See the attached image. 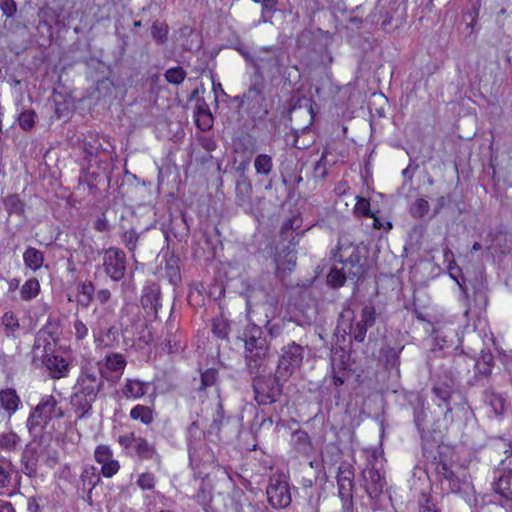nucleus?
<instances>
[{
  "label": "nucleus",
  "mask_w": 512,
  "mask_h": 512,
  "mask_svg": "<svg viewBox=\"0 0 512 512\" xmlns=\"http://www.w3.org/2000/svg\"><path fill=\"white\" fill-rule=\"evenodd\" d=\"M103 373L102 370L91 364L81 368L73 387V394L70 397V403L77 414V418L81 419L90 415L92 404L104 388V377H108Z\"/></svg>",
  "instance_id": "obj_1"
},
{
  "label": "nucleus",
  "mask_w": 512,
  "mask_h": 512,
  "mask_svg": "<svg viewBox=\"0 0 512 512\" xmlns=\"http://www.w3.org/2000/svg\"><path fill=\"white\" fill-rule=\"evenodd\" d=\"M288 62L289 55L284 48L277 45L262 46L255 50L249 79L273 83L285 73Z\"/></svg>",
  "instance_id": "obj_2"
},
{
  "label": "nucleus",
  "mask_w": 512,
  "mask_h": 512,
  "mask_svg": "<svg viewBox=\"0 0 512 512\" xmlns=\"http://www.w3.org/2000/svg\"><path fill=\"white\" fill-rule=\"evenodd\" d=\"M237 338L244 343L243 356L247 372L266 370L270 359V341L263 328L255 323H248Z\"/></svg>",
  "instance_id": "obj_3"
},
{
  "label": "nucleus",
  "mask_w": 512,
  "mask_h": 512,
  "mask_svg": "<svg viewBox=\"0 0 512 512\" xmlns=\"http://www.w3.org/2000/svg\"><path fill=\"white\" fill-rule=\"evenodd\" d=\"M368 254L369 251L365 246L339 241L336 248L331 251V260L341 264L349 279L358 284L367 278L370 271Z\"/></svg>",
  "instance_id": "obj_4"
},
{
  "label": "nucleus",
  "mask_w": 512,
  "mask_h": 512,
  "mask_svg": "<svg viewBox=\"0 0 512 512\" xmlns=\"http://www.w3.org/2000/svg\"><path fill=\"white\" fill-rule=\"evenodd\" d=\"M409 406L413 413V422L420 434L421 446L423 455L431 454L434 448L439 446V441L436 439V429H429V424L432 420L431 412L425 406V399L419 393H411L408 398Z\"/></svg>",
  "instance_id": "obj_5"
},
{
  "label": "nucleus",
  "mask_w": 512,
  "mask_h": 512,
  "mask_svg": "<svg viewBox=\"0 0 512 512\" xmlns=\"http://www.w3.org/2000/svg\"><path fill=\"white\" fill-rule=\"evenodd\" d=\"M261 372L248 373L251 375V386L254 400L259 406L271 405L279 401L283 395V384L288 378H283L275 370L274 373Z\"/></svg>",
  "instance_id": "obj_6"
},
{
  "label": "nucleus",
  "mask_w": 512,
  "mask_h": 512,
  "mask_svg": "<svg viewBox=\"0 0 512 512\" xmlns=\"http://www.w3.org/2000/svg\"><path fill=\"white\" fill-rule=\"evenodd\" d=\"M376 318V308L370 303L363 305L360 320L356 322H354V311L350 307H346L339 315L338 328L342 327V331L349 334L354 341L363 343L368 329L376 324Z\"/></svg>",
  "instance_id": "obj_7"
},
{
  "label": "nucleus",
  "mask_w": 512,
  "mask_h": 512,
  "mask_svg": "<svg viewBox=\"0 0 512 512\" xmlns=\"http://www.w3.org/2000/svg\"><path fill=\"white\" fill-rule=\"evenodd\" d=\"M431 391L439 401L437 404L438 413L443 416L446 423L453 421L454 410H464L467 405L465 396L458 391L453 378L435 383Z\"/></svg>",
  "instance_id": "obj_8"
},
{
  "label": "nucleus",
  "mask_w": 512,
  "mask_h": 512,
  "mask_svg": "<svg viewBox=\"0 0 512 512\" xmlns=\"http://www.w3.org/2000/svg\"><path fill=\"white\" fill-rule=\"evenodd\" d=\"M266 85L267 83L249 79L248 89L241 95V107L254 122L264 120L270 112L265 94Z\"/></svg>",
  "instance_id": "obj_9"
},
{
  "label": "nucleus",
  "mask_w": 512,
  "mask_h": 512,
  "mask_svg": "<svg viewBox=\"0 0 512 512\" xmlns=\"http://www.w3.org/2000/svg\"><path fill=\"white\" fill-rule=\"evenodd\" d=\"M64 412L58 407V402L53 395L41 399L39 404L34 407L27 419L26 427L33 437H38L43 429L53 418H62Z\"/></svg>",
  "instance_id": "obj_10"
},
{
  "label": "nucleus",
  "mask_w": 512,
  "mask_h": 512,
  "mask_svg": "<svg viewBox=\"0 0 512 512\" xmlns=\"http://www.w3.org/2000/svg\"><path fill=\"white\" fill-rule=\"evenodd\" d=\"M305 347L289 340L278 352L276 371L283 378H290L302 365Z\"/></svg>",
  "instance_id": "obj_11"
},
{
  "label": "nucleus",
  "mask_w": 512,
  "mask_h": 512,
  "mask_svg": "<svg viewBox=\"0 0 512 512\" xmlns=\"http://www.w3.org/2000/svg\"><path fill=\"white\" fill-rule=\"evenodd\" d=\"M437 479L440 481L444 493H467L470 483L467 481L466 472L457 467L453 470L446 462L440 461L435 468Z\"/></svg>",
  "instance_id": "obj_12"
},
{
  "label": "nucleus",
  "mask_w": 512,
  "mask_h": 512,
  "mask_svg": "<svg viewBox=\"0 0 512 512\" xmlns=\"http://www.w3.org/2000/svg\"><path fill=\"white\" fill-rule=\"evenodd\" d=\"M266 495L269 505L274 509H285L291 504L290 485L283 472H276L269 477Z\"/></svg>",
  "instance_id": "obj_13"
},
{
  "label": "nucleus",
  "mask_w": 512,
  "mask_h": 512,
  "mask_svg": "<svg viewBox=\"0 0 512 512\" xmlns=\"http://www.w3.org/2000/svg\"><path fill=\"white\" fill-rule=\"evenodd\" d=\"M115 147L108 137H96L90 141H85L82 145V161L81 163L96 164L100 167L112 159L115 154Z\"/></svg>",
  "instance_id": "obj_14"
},
{
  "label": "nucleus",
  "mask_w": 512,
  "mask_h": 512,
  "mask_svg": "<svg viewBox=\"0 0 512 512\" xmlns=\"http://www.w3.org/2000/svg\"><path fill=\"white\" fill-rule=\"evenodd\" d=\"M330 370V394L335 400V404L339 405L343 395V385L351 378L352 370L348 364V358L342 351L341 355L331 358Z\"/></svg>",
  "instance_id": "obj_15"
},
{
  "label": "nucleus",
  "mask_w": 512,
  "mask_h": 512,
  "mask_svg": "<svg viewBox=\"0 0 512 512\" xmlns=\"http://www.w3.org/2000/svg\"><path fill=\"white\" fill-rule=\"evenodd\" d=\"M94 164L81 163V172L78 178L79 185H87L89 194L97 196L101 189L107 191L110 188V173L106 167L97 165L96 170H91Z\"/></svg>",
  "instance_id": "obj_16"
},
{
  "label": "nucleus",
  "mask_w": 512,
  "mask_h": 512,
  "mask_svg": "<svg viewBox=\"0 0 512 512\" xmlns=\"http://www.w3.org/2000/svg\"><path fill=\"white\" fill-rule=\"evenodd\" d=\"M474 367V375L467 381V385L484 387L488 383L492 368L494 366V357L491 352L480 350V355L477 357V351L473 350L471 354V363Z\"/></svg>",
  "instance_id": "obj_17"
},
{
  "label": "nucleus",
  "mask_w": 512,
  "mask_h": 512,
  "mask_svg": "<svg viewBox=\"0 0 512 512\" xmlns=\"http://www.w3.org/2000/svg\"><path fill=\"white\" fill-rule=\"evenodd\" d=\"M405 348V344L399 338L391 341L386 340L379 351V359L385 370L389 373L400 375V355Z\"/></svg>",
  "instance_id": "obj_18"
},
{
  "label": "nucleus",
  "mask_w": 512,
  "mask_h": 512,
  "mask_svg": "<svg viewBox=\"0 0 512 512\" xmlns=\"http://www.w3.org/2000/svg\"><path fill=\"white\" fill-rule=\"evenodd\" d=\"M103 267L106 275L113 281H120L126 272V255L124 251L116 247L106 249Z\"/></svg>",
  "instance_id": "obj_19"
},
{
  "label": "nucleus",
  "mask_w": 512,
  "mask_h": 512,
  "mask_svg": "<svg viewBox=\"0 0 512 512\" xmlns=\"http://www.w3.org/2000/svg\"><path fill=\"white\" fill-rule=\"evenodd\" d=\"M354 468L351 464L343 462L338 467L337 485L342 501L352 503L354 488Z\"/></svg>",
  "instance_id": "obj_20"
},
{
  "label": "nucleus",
  "mask_w": 512,
  "mask_h": 512,
  "mask_svg": "<svg viewBox=\"0 0 512 512\" xmlns=\"http://www.w3.org/2000/svg\"><path fill=\"white\" fill-rule=\"evenodd\" d=\"M276 264V274L280 281L284 284L285 276L291 273L297 264L296 251L292 247V243L284 246L274 258Z\"/></svg>",
  "instance_id": "obj_21"
},
{
  "label": "nucleus",
  "mask_w": 512,
  "mask_h": 512,
  "mask_svg": "<svg viewBox=\"0 0 512 512\" xmlns=\"http://www.w3.org/2000/svg\"><path fill=\"white\" fill-rule=\"evenodd\" d=\"M470 352H467V347L464 345L462 341L455 349V353L453 355V364L451 366V377L454 380L469 371L472 366L471 363V354L472 349H469Z\"/></svg>",
  "instance_id": "obj_22"
},
{
  "label": "nucleus",
  "mask_w": 512,
  "mask_h": 512,
  "mask_svg": "<svg viewBox=\"0 0 512 512\" xmlns=\"http://www.w3.org/2000/svg\"><path fill=\"white\" fill-rule=\"evenodd\" d=\"M126 362L122 355L120 354H112L108 355L105 358L104 362H97L94 366H96L99 370H102L104 375L108 377H104V381L115 382L119 378L122 370L125 368Z\"/></svg>",
  "instance_id": "obj_23"
},
{
  "label": "nucleus",
  "mask_w": 512,
  "mask_h": 512,
  "mask_svg": "<svg viewBox=\"0 0 512 512\" xmlns=\"http://www.w3.org/2000/svg\"><path fill=\"white\" fill-rule=\"evenodd\" d=\"M363 478L365 481V490L372 500H378L383 493L386 486L385 478L375 468H370L363 471Z\"/></svg>",
  "instance_id": "obj_24"
},
{
  "label": "nucleus",
  "mask_w": 512,
  "mask_h": 512,
  "mask_svg": "<svg viewBox=\"0 0 512 512\" xmlns=\"http://www.w3.org/2000/svg\"><path fill=\"white\" fill-rule=\"evenodd\" d=\"M44 350L46 354L43 362L51 376L56 379L66 376L69 370L68 362L63 357L48 353V351H52L50 342L45 344Z\"/></svg>",
  "instance_id": "obj_25"
},
{
  "label": "nucleus",
  "mask_w": 512,
  "mask_h": 512,
  "mask_svg": "<svg viewBox=\"0 0 512 512\" xmlns=\"http://www.w3.org/2000/svg\"><path fill=\"white\" fill-rule=\"evenodd\" d=\"M36 438L33 437V440L26 444L21 456L22 471L28 477L37 475L39 453L38 447L35 445Z\"/></svg>",
  "instance_id": "obj_26"
},
{
  "label": "nucleus",
  "mask_w": 512,
  "mask_h": 512,
  "mask_svg": "<svg viewBox=\"0 0 512 512\" xmlns=\"http://www.w3.org/2000/svg\"><path fill=\"white\" fill-rule=\"evenodd\" d=\"M253 187L250 179H237L235 183V202L237 206L248 212L253 209Z\"/></svg>",
  "instance_id": "obj_27"
},
{
  "label": "nucleus",
  "mask_w": 512,
  "mask_h": 512,
  "mask_svg": "<svg viewBox=\"0 0 512 512\" xmlns=\"http://www.w3.org/2000/svg\"><path fill=\"white\" fill-rule=\"evenodd\" d=\"M210 326L211 332L217 340L226 344L230 342L231 321L227 317L220 314L212 318Z\"/></svg>",
  "instance_id": "obj_28"
},
{
  "label": "nucleus",
  "mask_w": 512,
  "mask_h": 512,
  "mask_svg": "<svg viewBox=\"0 0 512 512\" xmlns=\"http://www.w3.org/2000/svg\"><path fill=\"white\" fill-rule=\"evenodd\" d=\"M194 116L195 123L200 130L207 131L212 128L213 116L204 98L198 99Z\"/></svg>",
  "instance_id": "obj_29"
},
{
  "label": "nucleus",
  "mask_w": 512,
  "mask_h": 512,
  "mask_svg": "<svg viewBox=\"0 0 512 512\" xmlns=\"http://www.w3.org/2000/svg\"><path fill=\"white\" fill-rule=\"evenodd\" d=\"M484 401L492 408L496 416L503 415L508 407L506 396L501 393H496L491 388L484 391Z\"/></svg>",
  "instance_id": "obj_30"
},
{
  "label": "nucleus",
  "mask_w": 512,
  "mask_h": 512,
  "mask_svg": "<svg viewBox=\"0 0 512 512\" xmlns=\"http://www.w3.org/2000/svg\"><path fill=\"white\" fill-rule=\"evenodd\" d=\"M262 328L267 332L270 341L279 337L290 340L289 331L291 328V321L286 322L284 320H279L273 322L268 320Z\"/></svg>",
  "instance_id": "obj_31"
},
{
  "label": "nucleus",
  "mask_w": 512,
  "mask_h": 512,
  "mask_svg": "<svg viewBox=\"0 0 512 512\" xmlns=\"http://www.w3.org/2000/svg\"><path fill=\"white\" fill-rule=\"evenodd\" d=\"M494 490L506 500L512 501V469H503L494 482Z\"/></svg>",
  "instance_id": "obj_32"
},
{
  "label": "nucleus",
  "mask_w": 512,
  "mask_h": 512,
  "mask_svg": "<svg viewBox=\"0 0 512 512\" xmlns=\"http://www.w3.org/2000/svg\"><path fill=\"white\" fill-rule=\"evenodd\" d=\"M165 258V275L169 282L173 285H177L181 282V274L179 268L180 258L173 252H166Z\"/></svg>",
  "instance_id": "obj_33"
},
{
  "label": "nucleus",
  "mask_w": 512,
  "mask_h": 512,
  "mask_svg": "<svg viewBox=\"0 0 512 512\" xmlns=\"http://www.w3.org/2000/svg\"><path fill=\"white\" fill-rule=\"evenodd\" d=\"M291 443L300 455L308 456L313 450L311 439L305 430L298 429L292 433Z\"/></svg>",
  "instance_id": "obj_34"
},
{
  "label": "nucleus",
  "mask_w": 512,
  "mask_h": 512,
  "mask_svg": "<svg viewBox=\"0 0 512 512\" xmlns=\"http://www.w3.org/2000/svg\"><path fill=\"white\" fill-rule=\"evenodd\" d=\"M133 452L141 460L155 459L160 463V455L157 453L154 445L150 444L145 438L138 437L136 444L133 446Z\"/></svg>",
  "instance_id": "obj_35"
},
{
  "label": "nucleus",
  "mask_w": 512,
  "mask_h": 512,
  "mask_svg": "<svg viewBox=\"0 0 512 512\" xmlns=\"http://www.w3.org/2000/svg\"><path fill=\"white\" fill-rule=\"evenodd\" d=\"M166 336L163 343V349L169 354L178 353L183 350L181 345L180 335H178V328L171 322L166 323Z\"/></svg>",
  "instance_id": "obj_36"
},
{
  "label": "nucleus",
  "mask_w": 512,
  "mask_h": 512,
  "mask_svg": "<svg viewBox=\"0 0 512 512\" xmlns=\"http://www.w3.org/2000/svg\"><path fill=\"white\" fill-rule=\"evenodd\" d=\"M0 403L1 406L8 412L9 417L14 414L21 404V400L17 395V392L13 388H7L0 391Z\"/></svg>",
  "instance_id": "obj_37"
},
{
  "label": "nucleus",
  "mask_w": 512,
  "mask_h": 512,
  "mask_svg": "<svg viewBox=\"0 0 512 512\" xmlns=\"http://www.w3.org/2000/svg\"><path fill=\"white\" fill-rule=\"evenodd\" d=\"M23 261L27 268L37 271L44 263V253L30 246L23 253Z\"/></svg>",
  "instance_id": "obj_38"
},
{
  "label": "nucleus",
  "mask_w": 512,
  "mask_h": 512,
  "mask_svg": "<svg viewBox=\"0 0 512 512\" xmlns=\"http://www.w3.org/2000/svg\"><path fill=\"white\" fill-rule=\"evenodd\" d=\"M148 386L149 383L137 379H128L122 388V393L127 398H140L147 393Z\"/></svg>",
  "instance_id": "obj_39"
},
{
  "label": "nucleus",
  "mask_w": 512,
  "mask_h": 512,
  "mask_svg": "<svg viewBox=\"0 0 512 512\" xmlns=\"http://www.w3.org/2000/svg\"><path fill=\"white\" fill-rule=\"evenodd\" d=\"M157 299H161L160 288L157 285L145 287L141 296V305L143 309L146 312L155 309Z\"/></svg>",
  "instance_id": "obj_40"
},
{
  "label": "nucleus",
  "mask_w": 512,
  "mask_h": 512,
  "mask_svg": "<svg viewBox=\"0 0 512 512\" xmlns=\"http://www.w3.org/2000/svg\"><path fill=\"white\" fill-rule=\"evenodd\" d=\"M114 89V82L109 77H103L102 79L96 81L92 95L97 100L110 98L114 92Z\"/></svg>",
  "instance_id": "obj_41"
},
{
  "label": "nucleus",
  "mask_w": 512,
  "mask_h": 512,
  "mask_svg": "<svg viewBox=\"0 0 512 512\" xmlns=\"http://www.w3.org/2000/svg\"><path fill=\"white\" fill-rule=\"evenodd\" d=\"M347 279H349V276L346 275L345 268L343 266L339 268L337 265H334L326 276V283L329 287L338 289L345 285Z\"/></svg>",
  "instance_id": "obj_42"
},
{
  "label": "nucleus",
  "mask_w": 512,
  "mask_h": 512,
  "mask_svg": "<svg viewBox=\"0 0 512 512\" xmlns=\"http://www.w3.org/2000/svg\"><path fill=\"white\" fill-rule=\"evenodd\" d=\"M95 286L91 281L83 282L77 288V302L87 308L94 299Z\"/></svg>",
  "instance_id": "obj_43"
},
{
  "label": "nucleus",
  "mask_w": 512,
  "mask_h": 512,
  "mask_svg": "<svg viewBox=\"0 0 512 512\" xmlns=\"http://www.w3.org/2000/svg\"><path fill=\"white\" fill-rule=\"evenodd\" d=\"M5 210L9 215L15 214L23 216L25 212V204L18 194H10L4 199Z\"/></svg>",
  "instance_id": "obj_44"
},
{
  "label": "nucleus",
  "mask_w": 512,
  "mask_h": 512,
  "mask_svg": "<svg viewBox=\"0 0 512 512\" xmlns=\"http://www.w3.org/2000/svg\"><path fill=\"white\" fill-rule=\"evenodd\" d=\"M480 7L481 0H472L470 1V8L463 13V19L467 21V28L471 29V33L476 30L478 25Z\"/></svg>",
  "instance_id": "obj_45"
},
{
  "label": "nucleus",
  "mask_w": 512,
  "mask_h": 512,
  "mask_svg": "<svg viewBox=\"0 0 512 512\" xmlns=\"http://www.w3.org/2000/svg\"><path fill=\"white\" fill-rule=\"evenodd\" d=\"M254 168L258 175L268 177L273 171V160L268 154H258L254 159Z\"/></svg>",
  "instance_id": "obj_46"
},
{
  "label": "nucleus",
  "mask_w": 512,
  "mask_h": 512,
  "mask_svg": "<svg viewBox=\"0 0 512 512\" xmlns=\"http://www.w3.org/2000/svg\"><path fill=\"white\" fill-rule=\"evenodd\" d=\"M40 293V283L37 278L28 279L20 288L22 300L30 301L36 298Z\"/></svg>",
  "instance_id": "obj_47"
},
{
  "label": "nucleus",
  "mask_w": 512,
  "mask_h": 512,
  "mask_svg": "<svg viewBox=\"0 0 512 512\" xmlns=\"http://www.w3.org/2000/svg\"><path fill=\"white\" fill-rule=\"evenodd\" d=\"M132 420H139L144 425H149L153 422V410L149 406L136 405L130 411Z\"/></svg>",
  "instance_id": "obj_48"
},
{
  "label": "nucleus",
  "mask_w": 512,
  "mask_h": 512,
  "mask_svg": "<svg viewBox=\"0 0 512 512\" xmlns=\"http://www.w3.org/2000/svg\"><path fill=\"white\" fill-rule=\"evenodd\" d=\"M224 419H225L224 405H223L221 399H219V401L216 405L215 412L213 413L212 423L209 426V430H208L209 433L219 435L220 431H221V426L224 422Z\"/></svg>",
  "instance_id": "obj_49"
},
{
  "label": "nucleus",
  "mask_w": 512,
  "mask_h": 512,
  "mask_svg": "<svg viewBox=\"0 0 512 512\" xmlns=\"http://www.w3.org/2000/svg\"><path fill=\"white\" fill-rule=\"evenodd\" d=\"M21 442L20 436L14 431L3 433L0 436V449L5 451H15Z\"/></svg>",
  "instance_id": "obj_50"
},
{
  "label": "nucleus",
  "mask_w": 512,
  "mask_h": 512,
  "mask_svg": "<svg viewBox=\"0 0 512 512\" xmlns=\"http://www.w3.org/2000/svg\"><path fill=\"white\" fill-rule=\"evenodd\" d=\"M201 474V472L195 474L197 479H201L198 492L195 494V500L203 507H206L212 500V494L211 490L205 484L204 477Z\"/></svg>",
  "instance_id": "obj_51"
},
{
  "label": "nucleus",
  "mask_w": 512,
  "mask_h": 512,
  "mask_svg": "<svg viewBox=\"0 0 512 512\" xmlns=\"http://www.w3.org/2000/svg\"><path fill=\"white\" fill-rule=\"evenodd\" d=\"M219 373L215 368H209L201 372L200 375V386L197 388L198 391H204L209 387H212L218 382Z\"/></svg>",
  "instance_id": "obj_52"
},
{
  "label": "nucleus",
  "mask_w": 512,
  "mask_h": 512,
  "mask_svg": "<svg viewBox=\"0 0 512 512\" xmlns=\"http://www.w3.org/2000/svg\"><path fill=\"white\" fill-rule=\"evenodd\" d=\"M81 480L83 482V487H89V492L92 491L93 488L100 482V475L97 471V468L91 466L86 469L81 474Z\"/></svg>",
  "instance_id": "obj_53"
},
{
  "label": "nucleus",
  "mask_w": 512,
  "mask_h": 512,
  "mask_svg": "<svg viewBox=\"0 0 512 512\" xmlns=\"http://www.w3.org/2000/svg\"><path fill=\"white\" fill-rule=\"evenodd\" d=\"M279 0H261V18L259 23L271 22L273 15L278 10L277 5Z\"/></svg>",
  "instance_id": "obj_54"
},
{
  "label": "nucleus",
  "mask_w": 512,
  "mask_h": 512,
  "mask_svg": "<svg viewBox=\"0 0 512 512\" xmlns=\"http://www.w3.org/2000/svg\"><path fill=\"white\" fill-rule=\"evenodd\" d=\"M186 76L187 72L181 66L169 68L164 73L165 80L173 85H180Z\"/></svg>",
  "instance_id": "obj_55"
},
{
  "label": "nucleus",
  "mask_w": 512,
  "mask_h": 512,
  "mask_svg": "<svg viewBox=\"0 0 512 512\" xmlns=\"http://www.w3.org/2000/svg\"><path fill=\"white\" fill-rule=\"evenodd\" d=\"M356 204L353 213L356 217H374V212L371 211L370 201L362 196H356Z\"/></svg>",
  "instance_id": "obj_56"
},
{
  "label": "nucleus",
  "mask_w": 512,
  "mask_h": 512,
  "mask_svg": "<svg viewBox=\"0 0 512 512\" xmlns=\"http://www.w3.org/2000/svg\"><path fill=\"white\" fill-rule=\"evenodd\" d=\"M429 202L424 198H417L411 205L409 213L413 218H423L429 212Z\"/></svg>",
  "instance_id": "obj_57"
},
{
  "label": "nucleus",
  "mask_w": 512,
  "mask_h": 512,
  "mask_svg": "<svg viewBox=\"0 0 512 512\" xmlns=\"http://www.w3.org/2000/svg\"><path fill=\"white\" fill-rule=\"evenodd\" d=\"M264 290L255 286H249L246 291V306L250 309L253 305L262 302V298L266 297Z\"/></svg>",
  "instance_id": "obj_58"
},
{
  "label": "nucleus",
  "mask_w": 512,
  "mask_h": 512,
  "mask_svg": "<svg viewBox=\"0 0 512 512\" xmlns=\"http://www.w3.org/2000/svg\"><path fill=\"white\" fill-rule=\"evenodd\" d=\"M57 330H58V325L56 323H53L51 317H49L47 324L43 327V329H41L39 331L33 348L37 349L41 346L40 341H41L42 334H46L49 338H51L55 342L57 339V335H58Z\"/></svg>",
  "instance_id": "obj_59"
},
{
  "label": "nucleus",
  "mask_w": 512,
  "mask_h": 512,
  "mask_svg": "<svg viewBox=\"0 0 512 512\" xmlns=\"http://www.w3.org/2000/svg\"><path fill=\"white\" fill-rule=\"evenodd\" d=\"M151 35L158 44L167 42L168 26L159 21H155L151 27Z\"/></svg>",
  "instance_id": "obj_60"
},
{
  "label": "nucleus",
  "mask_w": 512,
  "mask_h": 512,
  "mask_svg": "<svg viewBox=\"0 0 512 512\" xmlns=\"http://www.w3.org/2000/svg\"><path fill=\"white\" fill-rule=\"evenodd\" d=\"M419 512H440L430 493H421L419 499Z\"/></svg>",
  "instance_id": "obj_61"
},
{
  "label": "nucleus",
  "mask_w": 512,
  "mask_h": 512,
  "mask_svg": "<svg viewBox=\"0 0 512 512\" xmlns=\"http://www.w3.org/2000/svg\"><path fill=\"white\" fill-rule=\"evenodd\" d=\"M35 117L34 110H24L18 117L19 126L25 131H30L34 127Z\"/></svg>",
  "instance_id": "obj_62"
},
{
  "label": "nucleus",
  "mask_w": 512,
  "mask_h": 512,
  "mask_svg": "<svg viewBox=\"0 0 512 512\" xmlns=\"http://www.w3.org/2000/svg\"><path fill=\"white\" fill-rule=\"evenodd\" d=\"M138 239L139 234L133 228L125 231L122 235V241L129 251H134L136 249Z\"/></svg>",
  "instance_id": "obj_63"
},
{
  "label": "nucleus",
  "mask_w": 512,
  "mask_h": 512,
  "mask_svg": "<svg viewBox=\"0 0 512 512\" xmlns=\"http://www.w3.org/2000/svg\"><path fill=\"white\" fill-rule=\"evenodd\" d=\"M94 457L95 460L102 465L103 463L112 460V451L109 446L101 444L96 447Z\"/></svg>",
  "instance_id": "obj_64"
}]
</instances>
